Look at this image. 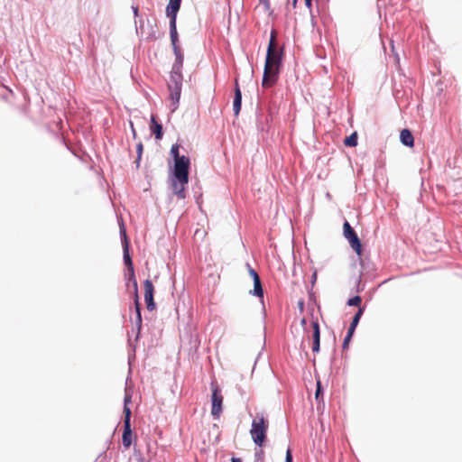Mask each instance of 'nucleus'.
Wrapping results in <instances>:
<instances>
[{"mask_svg": "<svg viewBox=\"0 0 462 462\" xmlns=\"http://www.w3.org/2000/svg\"><path fill=\"white\" fill-rule=\"evenodd\" d=\"M277 32L273 30L267 48L262 86L272 88L278 80L280 68L282 65L283 50L279 49L276 42Z\"/></svg>", "mask_w": 462, "mask_h": 462, "instance_id": "f257e3e1", "label": "nucleus"}, {"mask_svg": "<svg viewBox=\"0 0 462 462\" xmlns=\"http://www.w3.org/2000/svg\"><path fill=\"white\" fill-rule=\"evenodd\" d=\"M269 428L268 420L263 414H257L252 421L250 435L253 441L258 447H263L267 438V430Z\"/></svg>", "mask_w": 462, "mask_h": 462, "instance_id": "f03ea898", "label": "nucleus"}, {"mask_svg": "<svg viewBox=\"0 0 462 462\" xmlns=\"http://www.w3.org/2000/svg\"><path fill=\"white\" fill-rule=\"evenodd\" d=\"M182 86V75L181 73H171L170 80L168 82V88L170 91V98L172 102V111L177 108V105L180 98Z\"/></svg>", "mask_w": 462, "mask_h": 462, "instance_id": "7ed1b4c3", "label": "nucleus"}, {"mask_svg": "<svg viewBox=\"0 0 462 462\" xmlns=\"http://www.w3.org/2000/svg\"><path fill=\"white\" fill-rule=\"evenodd\" d=\"M131 402V396L126 395L125 397L124 406V431L122 436V442L125 448H128L132 445V430H131V410L128 407V403Z\"/></svg>", "mask_w": 462, "mask_h": 462, "instance_id": "20e7f679", "label": "nucleus"}, {"mask_svg": "<svg viewBox=\"0 0 462 462\" xmlns=\"http://www.w3.org/2000/svg\"><path fill=\"white\" fill-rule=\"evenodd\" d=\"M190 160L189 157L182 155V159L174 162L173 177L183 182H189V171Z\"/></svg>", "mask_w": 462, "mask_h": 462, "instance_id": "39448f33", "label": "nucleus"}, {"mask_svg": "<svg viewBox=\"0 0 462 462\" xmlns=\"http://www.w3.org/2000/svg\"><path fill=\"white\" fill-rule=\"evenodd\" d=\"M343 234L345 238L348 241L352 249L357 254V255H362V245L360 239L358 238L356 231L350 226V224L346 221L343 225Z\"/></svg>", "mask_w": 462, "mask_h": 462, "instance_id": "423d86ee", "label": "nucleus"}, {"mask_svg": "<svg viewBox=\"0 0 462 462\" xmlns=\"http://www.w3.org/2000/svg\"><path fill=\"white\" fill-rule=\"evenodd\" d=\"M211 414L214 418L218 419L222 412L223 395L221 394L220 389L218 388L217 384L215 383H211Z\"/></svg>", "mask_w": 462, "mask_h": 462, "instance_id": "0eeeda50", "label": "nucleus"}, {"mask_svg": "<svg viewBox=\"0 0 462 462\" xmlns=\"http://www.w3.org/2000/svg\"><path fill=\"white\" fill-rule=\"evenodd\" d=\"M144 289V300L148 310L152 311L156 308V304L153 300L154 286L151 280L147 279L143 282Z\"/></svg>", "mask_w": 462, "mask_h": 462, "instance_id": "6e6552de", "label": "nucleus"}, {"mask_svg": "<svg viewBox=\"0 0 462 462\" xmlns=\"http://www.w3.org/2000/svg\"><path fill=\"white\" fill-rule=\"evenodd\" d=\"M134 290H135V293H134V309H135V327H136V329H137V334L140 333L141 331V328H142V315H141V304H140V301H139V296H138V292H137V282L136 281H134Z\"/></svg>", "mask_w": 462, "mask_h": 462, "instance_id": "1a4fd4ad", "label": "nucleus"}, {"mask_svg": "<svg viewBox=\"0 0 462 462\" xmlns=\"http://www.w3.org/2000/svg\"><path fill=\"white\" fill-rule=\"evenodd\" d=\"M188 184V182H183L180 180H177L173 177L171 180V189L173 194H175L179 199H185V187Z\"/></svg>", "mask_w": 462, "mask_h": 462, "instance_id": "9d476101", "label": "nucleus"}, {"mask_svg": "<svg viewBox=\"0 0 462 462\" xmlns=\"http://www.w3.org/2000/svg\"><path fill=\"white\" fill-rule=\"evenodd\" d=\"M312 328H313V344H312V351L314 353H318L319 351V343H320V331H319V325L318 320H313L312 323Z\"/></svg>", "mask_w": 462, "mask_h": 462, "instance_id": "9b49d317", "label": "nucleus"}, {"mask_svg": "<svg viewBox=\"0 0 462 462\" xmlns=\"http://www.w3.org/2000/svg\"><path fill=\"white\" fill-rule=\"evenodd\" d=\"M180 2H181V0H169L166 13H167V16L170 18V20L177 19V14L180 7Z\"/></svg>", "mask_w": 462, "mask_h": 462, "instance_id": "f8f14e48", "label": "nucleus"}, {"mask_svg": "<svg viewBox=\"0 0 462 462\" xmlns=\"http://www.w3.org/2000/svg\"><path fill=\"white\" fill-rule=\"evenodd\" d=\"M124 237L125 240V245H124V262H125V264L127 266V269L130 273L131 277H134V265H133L132 259L128 253V243L126 240V235H125V231H124Z\"/></svg>", "mask_w": 462, "mask_h": 462, "instance_id": "ddd939ff", "label": "nucleus"}, {"mask_svg": "<svg viewBox=\"0 0 462 462\" xmlns=\"http://www.w3.org/2000/svg\"><path fill=\"white\" fill-rule=\"evenodd\" d=\"M242 105V93L238 85V80L236 79V88H235V97L233 102L234 113L237 116L241 110Z\"/></svg>", "mask_w": 462, "mask_h": 462, "instance_id": "4468645a", "label": "nucleus"}, {"mask_svg": "<svg viewBox=\"0 0 462 462\" xmlns=\"http://www.w3.org/2000/svg\"><path fill=\"white\" fill-rule=\"evenodd\" d=\"M173 51H174V54L176 57V60H175V63L173 64L171 73H176V72L181 73V68H182L183 60H184L183 53L181 51L180 47H175V50H173Z\"/></svg>", "mask_w": 462, "mask_h": 462, "instance_id": "2eb2a0df", "label": "nucleus"}, {"mask_svg": "<svg viewBox=\"0 0 462 462\" xmlns=\"http://www.w3.org/2000/svg\"><path fill=\"white\" fill-rule=\"evenodd\" d=\"M400 139L402 144L408 147L414 145V138L411 132L409 129H402L400 134Z\"/></svg>", "mask_w": 462, "mask_h": 462, "instance_id": "dca6fc26", "label": "nucleus"}, {"mask_svg": "<svg viewBox=\"0 0 462 462\" xmlns=\"http://www.w3.org/2000/svg\"><path fill=\"white\" fill-rule=\"evenodd\" d=\"M170 34L172 48L175 50V47H180L178 44L179 39L176 28V20H170Z\"/></svg>", "mask_w": 462, "mask_h": 462, "instance_id": "f3484780", "label": "nucleus"}, {"mask_svg": "<svg viewBox=\"0 0 462 462\" xmlns=\"http://www.w3.org/2000/svg\"><path fill=\"white\" fill-rule=\"evenodd\" d=\"M151 130L154 134L155 138L157 140H160L162 138V125L158 124L155 120V117L152 116L151 118Z\"/></svg>", "mask_w": 462, "mask_h": 462, "instance_id": "a211bd4d", "label": "nucleus"}, {"mask_svg": "<svg viewBox=\"0 0 462 462\" xmlns=\"http://www.w3.org/2000/svg\"><path fill=\"white\" fill-rule=\"evenodd\" d=\"M254 281V290L250 291L252 294L262 298L263 296V290L262 287L261 280L259 276H256Z\"/></svg>", "mask_w": 462, "mask_h": 462, "instance_id": "6ab92c4d", "label": "nucleus"}, {"mask_svg": "<svg viewBox=\"0 0 462 462\" xmlns=\"http://www.w3.org/2000/svg\"><path fill=\"white\" fill-rule=\"evenodd\" d=\"M344 144L349 147H356L357 145V133L354 132L344 140Z\"/></svg>", "mask_w": 462, "mask_h": 462, "instance_id": "aec40b11", "label": "nucleus"}, {"mask_svg": "<svg viewBox=\"0 0 462 462\" xmlns=\"http://www.w3.org/2000/svg\"><path fill=\"white\" fill-rule=\"evenodd\" d=\"M180 145L179 144H173L171 148V154L172 155L174 162L178 161L179 159H182V155H180Z\"/></svg>", "mask_w": 462, "mask_h": 462, "instance_id": "412c9836", "label": "nucleus"}, {"mask_svg": "<svg viewBox=\"0 0 462 462\" xmlns=\"http://www.w3.org/2000/svg\"><path fill=\"white\" fill-rule=\"evenodd\" d=\"M363 309L362 308H359L357 312L355 314L353 319H352V322L350 324L351 327H355L356 328L358 323H359V320L361 319V316L363 314Z\"/></svg>", "mask_w": 462, "mask_h": 462, "instance_id": "4be33fe9", "label": "nucleus"}, {"mask_svg": "<svg viewBox=\"0 0 462 462\" xmlns=\"http://www.w3.org/2000/svg\"><path fill=\"white\" fill-rule=\"evenodd\" d=\"M362 302V299L360 296H355L348 300L347 305L349 306H357L359 307Z\"/></svg>", "mask_w": 462, "mask_h": 462, "instance_id": "5701e85b", "label": "nucleus"}, {"mask_svg": "<svg viewBox=\"0 0 462 462\" xmlns=\"http://www.w3.org/2000/svg\"><path fill=\"white\" fill-rule=\"evenodd\" d=\"M322 394V390H321V384H320V381H318L317 382V390H316V393H315V398L316 400H319V396Z\"/></svg>", "mask_w": 462, "mask_h": 462, "instance_id": "b1692460", "label": "nucleus"}, {"mask_svg": "<svg viewBox=\"0 0 462 462\" xmlns=\"http://www.w3.org/2000/svg\"><path fill=\"white\" fill-rule=\"evenodd\" d=\"M247 266V270H248V273H249V275L254 279H255L256 276H259L258 273L255 272V270H254L250 264H246Z\"/></svg>", "mask_w": 462, "mask_h": 462, "instance_id": "393cba45", "label": "nucleus"}, {"mask_svg": "<svg viewBox=\"0 0 462 462\" xmlns=\"http://www.w3.org/2000/svg\"><path fill=\"white\" fill-rule=\"evenodd\" d=\"M259 3L263 5L265 11H270V9H271L270 0H259Z\"/></svg>", "mask_w": 462, "mask_h": 462, "instance_id": "a878e982", "label": "nucleus"}, {"mask_svg": "<svg viewBox=\"0 0 462 462\" xmlns=\"http://www.w3.org/2000/svg\"><path fill=\"white\" fill-rule=\"evenodd\" d=\"M285 462H292V455L291 449H288L286 452Z\"/></svg>", "mask_w": 462, "mask_h": 462, "instance_id": "bb28decb", "label": "nucleus"}, {"mask_svg": "<svg viewBox=\"0 0 462 462\" xmlns=\"http://www.w3.org/2000/svg\"><path fill=\"white\" fill-rule=\"evenodd\" d=\"M351 338H352V337L346 336V337H345V339H344V342H343V348H344V349H346V348H347L348 344H349V342L351 341Z\"/></svg>", "mask_w": 462, "mask_h": 462, "instance_id": "cd10ccee", "label": "nucleus"}, {"mask_svg": "<svg viewBox=\"0 0 462 462\" xmlns=\"http://www.w3.org/2000/svg\"><path fill=\"white\" fill-rule=\"evenodd\" d=\"M355 330H356L355 327L349 326V328H348L346 336L352 337L353 335H354Z\"/></svg>", "mask_w": 462, "mask_h": 462, "instance_id": "c85d7f7f", "label": "nucleus"}, {"mask_svg": "<svg viewBox=\"0 0 462 462\" xmlns=\"http://www.w3.org/2000/svg\"><path fill=\"white\" fill-rule=\"evenodd\" d=\"M316 281H317V272L315 271L313 273L312 276H311V283H312V285L315 284Z\"/></svg>", "mask_w": 462, "mask_h": 462, "instance_id": "c756f323", "label": "nucleus"}, {"mask_svg": "<svg viewBox=\"0 0 462 462\" xmlns=\"http://www.w3.org/2000/svg\"><path fill=\"white\" fill-rule=\"evenodd\" d=\"M305 5L310 10L312 6V0H304Z\"/></svg>", "mask_w": 462, "mask_h": 462, "instance_id": "7c9ffc66", "label": "nucleus"}, {"mask_svg": "<svg viewBox=\"0 0 462 462\" xmlns=\"http://www.w3.org/2000/svg\"><path fill=\"white\" fill-rule=\"evenodd\" d=\"M137 152H138V154H139V157L141 156V153L143 152V144L142 143H139L137 145Z\"/></svg>", "mask_w": 462, "mask_h": 462, "instance_id": "2f4dec72", "label": "nucleus"}, {"mask_svg": "<svg viewBox=\"0 0 462 462\" xmlns=\"http://www.w3.org/2000/svg\"><path fill=\"white\" fill-rule=\"evenodd\" d=\"M297 1L298 0H291V5H292L293 7H296Z\"/></svg>", "mask_w": 462, "mask_h": 462, "instance_id": "473e14b6", "label": "nucleus"}, {"mask_svg": "<svg viewBox=\"0 0 462 462\" xmlns=\"http://www.w3.org/2000/svg\"><path fill=\"white\" fill-rule=\"evenodd\" d=\"M301 325L302 326H305L306 325V319H302L301 321H300Z\"/></svg>", "mask_w": 462, "mask_h": 462, "instance_id": "72a5a7b5", "label": "nucleus"}, {"mask_svg": "<svg viewBox=\"0 0 462 462\" xmlns=\"http://www.w3.org/2000/svg\"><path fill=\"white\" fill-rule=\"evenodd\" d=\"M232 462H241L239 458H232Z\"/></svg>", "mask_w": 462, "mask_h": 462, "instance_id": "f704fd0d", "label": "nucleus"}, {"mask_svg": "<svg viewBox=\"0 0 462 462\" xmlns=\"http://www.w3.org/2000/svg\"><path fill=\"white\" fill-rule=\"evenodd\" d=\"M137 12H138V8L136 7V8H134V13L135 14H137Z\"/></svg>", "mask_w": 462, "mask_h": 462, "instance_id": "c9c22d12", "label": "nucleus"}, {"mask_svg": "<svg viewBox=\"0 0 462 462\" xmlns=\"http://www.w3.org/2000/svg\"><path fill=\"white\" fill-rule=\"evenodd\" d=\"M299 307L302 308L303 307V302H300Z\"/></svg>", "mask_w": 462, "mask_h": 462, "instance_id": "e433bc0d", "label": "nucleus"}, {"mask_svg": "<svg viewBox=\"0 0 462 462\" xmlns=\"http://www.w3.org/2000/svg\"><path fill=\"white\" fill-rule=\"evenodd\" d=\"M138 462H145L143 458H141Z\"/></svg>", "mask_w": 462, "mask_h": 462, "instance_id": "4c0bfd02", "label": "nucleus"}]
</instances>
